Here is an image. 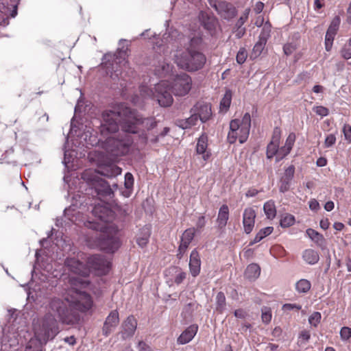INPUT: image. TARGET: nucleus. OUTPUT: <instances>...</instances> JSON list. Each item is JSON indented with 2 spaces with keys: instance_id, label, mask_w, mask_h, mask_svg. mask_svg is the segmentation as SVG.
<instances>
[{
  "instance_id": "26",
  "label": "nucleus",
  "mask_w": 351,
  "mask_h": 351,
  "mask_svg": "<svg viewBox=\"0 0 351 351\" xmlns=\"http://www.w3.org/2000/svg\"><path fill=\"white\" fill-rule=\"evenodd\" d=\"M229 218V208L226 204L222 205L219 210L217 219L218 228L223 229Z\"/></svg>"
},
{
  "instance_id": "22",
  "label": "nucleus",
  "mask_w": 351,
  "mask_h": 351,
  "mask_svg": "<svg viewBox=\"0 0 351 351\" xmlns=\"http://www.w3.org/2000/svg\"><path fill=\"white\" fill-rule=\"evenodd\" d=\"M199 19L203 27L210 33L215 30L218 21L214 16L202 11L199 13Z\"/></svg>"
},
{
  "instance_id": "42",
  "label": "nucleus",
  "mask_w": 351,
  "mask_h": 351,
  "mask_svg": "<svg viewBox=\"0 0 351 351\" xmlns=\"http://www.w3.org/2000/svg\"><path fill=\"white\" fill-rule=\"evenodd\" d=\"M339 25H340V18H339V16H337L332 19L327 31H328L331 33L337 34V30L339 27Z\"/></svg>"
},
{
  "instance_id": "34",
  "label": "nucleus",
  "mask_w": 351,
  "mask_h": 351,
  "mask_svg": "<svg viewBox=\"0 0 351 351\" xmlns=\"http://www.w3.org/2000/svg\"><path fill=\"white\" fill-rule=\"evenodd\" d=\"M273 230H274L273 227H270V226L261 229L256 234L254 240L250 243V245H252L254 243H256L261 241L263 238L269 235L272 232Z\"/></svg>"
},
{
  "instance_id": "21",
  "label": "nucleus",
  "mask_w": 351,
  "mask_h": 351,
  "mask_svg": "<svg viewBox=\"0 0 351 351\" xmlns=\"http://www.w3.org/2000/svg\"><path fill=\"white\" fill-rule=\"evenodd\" d=\"M128 50V47H122L121 49H119L116 53L114 55V62L116 63V64H119V67L123 69L127 74H132L133 71H131L129 66V63L125 60V56Z\"/></svg>"
},
{
  "instance_id": "32",
  "label": "nucleus",
  "mask_w": 351,
  "mask_h": 351,
  "mask_svg": "<svg viewBox=\"0 0 351 351\" xmlns=\"http://www.w3.org/2000/svg\"><path fill=\"white\" fill-rule=\"evenodd\" d=\"M263 210L267 217L269 219H274L276 215V206L272 200H269L264 204Z\"/></svg>"
},
{
  "instance_id": "61",
  "label": "nucleus",
  "mask_w": 351,
  "mask_h": 351,
  "mask_svg": "<svg viewBox=\"0 0 351 351\" xmlns=\"http://www.w3.org/2000/svg\"><path fill=\"white\" fill-rule=\"evenodd\" d=\"M261 318L264 323L268 324L271 321V314L269 311L263 312Z\"/></svg>"
},
{
  "instance_id": "45",
  "label": "nucleus",
  "mask_w": 351,
  "mask_h": 351,
  "mask_svg": "<svg viewBox=\"0 0 351 351\" xmlns=\"http://www.w3.org/2000/svg\"><path fill=\"white\" fill-rule=\"evenodd\" d=\"M294 173H295V167L293 165H290L285 170L284 174L281 177V178L292 180V179L294 176Z\"/></svg>"
},
{
  "instance_id": "52",
  "label": "nucleus",
  "mask_w": 351,
  "mask_h": 351,
  "mask_svg": "<svg viewBox=\"0 0 351 351\" xmlns=\"http://www.w3.org/2000/svg\"><path fill=\"white\" fill-rule=\"evenodd\" d=\"M202 38L200 37H193L189 41V46L186 49H194L202 43Z\"/></svg>"
},
{
  "instance_id": "12",
  "label": "nucleus",
  "mask_w": 351,
  "mask_h": 351,
  "mask_svg": "<svg viewBox=\"0 0 351 351\" xmlns=\"http://www.w3.org/2000/svg\"><path fill=\"white\" fill-rule=\"evenodd\" d=\"M210 5L217 11V14L223 19L230 21L234 18L237 14L236 8L226 1H210Z\"/></svg>"
},
{
  "instance_id": "18",
  "label": "nucleus",
  "mask_w": 351,
  "mask_h": 351,
  "mask_svg": "<svg viewBox=\"0 0 351 351\" xmlns=\"http://www.w3.org/2000/svg\"><path fill=\"white\" fill-rule=\"evenodd\" d=\"M192 110H194V112H196L198 119L202 123L208 121L212 115L210 105L207 103L198 102Z\"/></svg>"
},
{
  "instance_id": "16",
  "label": "nucleus",
  "mask_w": 351,
  "mask_h": 351,
  "mask_svg": "<svg viewBox=\"0 0 351 351\" xmlns=\"http://www.w3.org/2000/svg\"><path fill=\"white\" fill-rule=\"evenodd\" d=\"M136 326L137 321L135 317L132 315L128 317L127 319L123 322L121 326V330L120 334L121 338L126 339L132 337L136 331Z\"/></svg>"
},
{
  "instance_id": "24",
  "label": "nucleus",
  "mask_w": 351,
  "mask_h": 351,
  "mask_svg": "<svg viewBox=\"0 0 351 351\" xmlns=\"http://www.w3.org/2000/svg\"><path fill=\"white\" fill-rule=\"evenodd\" d=\"M198 327L196 325H191L184 330L177 339L178 344H186L190 342L197 332Z\"/></svg>"
},
{
  "instance_id": "30",
  "label": "nucleus",
  "mask_w": 351,
  "mask_h": 351,
  "mask_svg": "<svg viewBox=\"0 0 351 351\" xmlns=\"http://www.w3.org/2000/svg\"><path fill=\"white\" fill-rule=\"evenodd\" d=\"M198 119L197 114L194 112L190 117L185 119L178 120L177 125L182 129L190 128L197 123Z\"/></svg>"
},
{
  "instance_id": "13",
  "label": "nucleus",
  "mask_w": 351,
  "mask_h": 351,
  "mask_svg": "<svg viewBox=\"0 0 351 351\" xmlns=\"http://www.w3.org/2000/svg\"><path fill=\"white\" fill-rule=\"evenodd\" d=\"M87 267L97 271L98 275H104L107 274L110 268V262L108 261L104 256L93 255L88 258Z\"/></svg>"
},
{
  "instance_id": "23",
  "label": "nucleus",
  "mask_w": 351,
  "mask_h": 351,
  "mask_svg": "<svg viewBox=\"0 0 351 351\" xmlns=\"http://www.w3.org/2000/svg\"><path fill=\"white\" fill-rule=\"evenodd\" d=\"M201 261L199 253L194 250L191 252L189 261V269L193 277L197 276L200 271Z\"/></svg>"
},
{
  "instance_id": "4",
  "label": "nucleus",
  "mask_w": 351,
  "mask_h": 351,
  "mask_svg": "<svg viewBox=\"0 0 351 351\" xmlns=\"http://www.w3.org/2000/svg\"><path fill=\"white\" fill-rule=\"evenodd\" d=\"M71 289L69 292L71 297V306L73 308L81 312H86L93 306V300L89 294L79 288L86 287L89 282L86 279L80 277H71Z\"/></svg>"
},
{
  "instance_id": "60",
  "label": "nucleus",
  "mask_w": 351,
  "mask_h": 351,
  "mask_svg": "<svg viewBox=\"0 0 351 351\" xmlns=\"http://www.w3.org/2000/svg\"><path fill=\"white\" fill-rule=\"evenodd\" d=\"M302 306L300 305L296 304H285L282 306V309L284 311H291L293 309H295L297 311L300 310Z\"/></svg>"
},
{
  "instance_id": "14",
  "label": "nucleus",
  "mask_w": 351,
  "mask_h": 351,
  "mask_svg": "<svg viewBox=\"0 0 351 351\" xmlns=\"http://www.w3.org/2000/svg\"><path fill=\"white\" fill-rule=\"evenodd\" d=\"M64 265L69 271L79 275L78 277L82 279L89 275V269L75 258H66Z\"/></svg>"
},
{
  "instance_id": "10",
  "label": "nucleus",
  "mask_w": 351,
  "mask_h": 351,
  "mask_svg": "<svg viewBox=\"0 0 351 351\" xmlns=\"http://www.w3.org/2000/svg\"><path fill=\"white\" fill-rule=\"evenodd\" d=\"M192 80L186 73L178 75L172 84V92L176 96H184L191 89Z\"/></svg>"
},
{
  "instance_id": "56",
  "label": "nucleus",
  "mask_w": 351,
  "mask_h": 351,
  "mask_svg": "<svg viewBox=\"0 0 351 351\" xmlns=\"http://www.w3.org/2000/svg\"><path fill=\"white\" fill-rule=\"evenodd\" d=\"M336 142V137L334 134H329L326 136L324 142V145L326 147H332Z\"/></svg>"
},
{
  "instance_id": "1",
  "label": "nucleus",
  "mask_w": 351,
  "mask_h": 351,
  "mask_svg": "<svg viewBox=\"0 0 351 351\" xmlns=\"http://www.w3.org/2000/svg\"><path fill=\"white\" fill-rule=\"evenodd\" d=\"M157 125L154 117H143L123 104L112 110L102 113V121L99 128L104 136L117 132L119 128L124 133L138 134L141 131H149Z\"/></svg>"
},
{
  "instance_id": "43",
  "label": "nucleus",
  "mask_w": 351,
  "mask_h": 351,
  "mask_svg": "<svg viewBox=\"0 0 351 351\" xmlns=\"http://www.w3.org/2000/svg\"><path fill=\"white\" fill-rule=\"evenodd\" d=\"M322 318L321 313L319 312H314L308 318V322L311 325L316 327L320 322Z\"/></svg>"
},
{
  "instance_id": "53",
  "label": "nucleus",
  "mask_w": 351,
  "mask_h": 351,
  "mask_svg": "<svg viewBox=\"0 0 351 351\" xmlns=\"http://www.w3.org/2000/svg\"><path fill=\"white\" fill-rule=\"evenodd\" d=\"M296 49L295 45L293 43L285 44L283 47V51L285 55L292 54Z\"/></svg>"
},
{
  "instance_id": "46",
  "label": "nucleus",
  "mask_w": 351,
  "mask_h": 351,
  "mask_svg": "<svg viewBox=\"0 0 351 351\" xmlns=\"http://www.w3.org/2000/svg\"><path fill=\"white\" fill-rule=\"evenodd\" d=\"M291 180L280 178L279 190L281 193H285L289 190Z\"/></svg>"
},
{
  "instance_id": "27",
  "label": "nucleus",
  "mask_w": 351,
  "mask_h": 351,
  "mask_svg": "<svg viewBox=\"0 0 351 351\" xmlns=\"http://www.w3.org/2000/svg\"><path fill=\"white\" fill-rule=\"evenodd\" d=\"M172 69V66L167 62L165 60H159L158 64L155 65L154 73L160 77H165Z\"/></svg>"
},
{
  "instance_id": "54",
  "label": "nucleus",
  "mask_w": 351,
  "mask_h": 351,
  "mask_svg": "<svg viewBox=\"0 0 351 351\" xmlns=\"http://www.w3.org/2000/svg\"><path fill=\"white\" fill-rule=\"evenodd\" d=\"M134 184V178L132 173H127L125 175V186L126 189H131Z\"/></svg>"
},
{
  "instance_id": "3",
  "label": "nucleus",
  "mask_w": 351,
  "mask_h": 351,
  "mask_svg": "<svg viewBox=\"0 0 351 351\" xmlns=\"http://www.w3.org/2000/svg\"><path fill=\"white\" fill-rule=\"evenodd\" d=\"M85 226L97 231L94 237L87 239V243L91 247H97L110 253L119 248L121 243L117 236V230L114 226H104L97 221H87Z\"/></svg>"
},
{
  "instance_id": "63",
  "label": "nucleus",
  "mask_w": 351,
  "mask_h": 351,
  "mask_svg": "<svg viewBox=\"0 0 351 351\" xmlns=\"http://www.w3.org/2000/svg\"><path fill=\"white\" fill-rule=\"evenodd\" d=\"M138 348L140 351H152L150 347L144 341H139Z\"/></svg>"
},
{
  "instance_id": "64",
  "label": "nucleus",
  "mask_w": 351,
  "mask_h": 351,
  "mask_svg": "<svg viewBox=\"0 0 351 351\" xmlns=\"http://www.w3.org/2000/svg\"><path fill=\"white\" fill-rule=\"evenodd\" d=\"M309 208L312 210H316L319 208V204L317 200L312 199L309 202Z\"/></svg>"
},
{
  "instance_id": "15",
  "label": "nucleus",
  "mask_w": 351,
  "mask_h": 351,
  "mask_svg": "<svg viewBox=\"0 0 351 351\" xmlns=\"http://www.w3.org/2000/svg\"><path fill=\"white\" fill-rule=\"evenodd\" d=\"M119 323V313L117 311H112L104 323L102 334L105 337L109 336L116 328Z\"/></svg>"
},
{
  "instance_id": "51",
  "label": "nucleus",
  "mask_w": 351,
  "mask_h": 351,
  "mask_svg": "<svg viewBox=\"0 0 351 351\" xmlns=\"http://www.w3.org/2000/svg\"><path fill=\"white\" fill-rule=\"evenodd\" d=\"M295 141V134L293 132L290 133L288 137L287 138L285 146L288 149H291L294 145Z\"/></svg>"
},
{
  "instance_id": "20",
  "label": "nucleus",
  "mask_w": 351,
  "mask_h": 351,
  "mask_svg": "<svg viewBox=\"0 0 351 351\" xmlns=\"http://www.w3.org/2000/svg\"><path fill=\"white\" fill-rule=\"evenodd\" d=\"M280 136V130L278 128H275L274 130L273 140L268 144L267 147V157L271 158L274 156H278V151L279 147V140Z\"/></svg>"
},
{
  "instance_id": "36",
  "label": "nucleus",
  "mask_w": 351,
  "mask_h": 351,
  "mask_svg": "<svg viewBox=\"0 0 351 351\" xmlns=\"http://www.w3.org/2000/svg\"><path fill=\"white\" fill-rule=\"evenodd\" d=\"M311 282L306 279H301L298 280L295 284V289L299 293H306L311 289Z\"/></svg>"
},
{
  "instance_id": "47",
  "label": "nucleus",
  "mask_w": 351,
  "mask_h": 351,
  "mask_svg": "<svg viewBox=\"0 0 351 351\" xmlns=\"http://www.w3.org/2000/svg\"><path fill=\"white\" fill-rule=\"evenodd\" d=\"M313 111L321 117H326L328 114L329 110L327 108L319 106H316L313 108Z\"/></svg>"
},
{
  "instance_id": "33",
  "label": "nucleus",
  "mask_w": 351,
  "mask_h": 351,
  "mask_svg": "<svg viewBox=\"0 0 351 351\" xmlns=\"http://www.w3.org/2000/svg\"><path fill=\"white\" fill-rule=\"evenodd\" d=\"M226 297L223 292L217 293L215 298V310L221 313L226 309Z\"/></svg>"
},
{
  "instance_id": "17",
  "label": "nucleus",
  "mask_w": 351,
  "mask_h": 351,
  "mask_svg": "<svg viewBox=\"0 0 351 351\" xmlns=\"http://www.w3.org/2000/svg\"><path fill=\"white\" fill-rule=\"evenodd\" d=\"M269 29L266 26H264L260 34L259 40L253 47L251 58H256L261 54L266 45L267 39L269 36Z\"/></svg>"
},
{
  "instance_id": "2",
  "label": "nucleus",
  "mask_w": 351,
  "mask_h": 351,
  "mask_svg": "<svg viewBox=\"0 0 351 351\" xmlns=\"http://www.w3.org/2000/svg\"><path fill=\"white\" fill-rule=\"evenodd\" d=\"M55 317L66 324H74L80 320L78 313L69 308L66 302L59 298L51 299L49 304L48 313L40 323L34 327L35 335L40 344H45L59 332Z\"/></svg>"
},
{
  "instance_id": "58",
  "label": "nucleus",
  "mask_w": 351,
  "mask_h": 351,
  "mask_svg": "<svg viewBox=\"0 0 351 351\" xmlns=\"http://www.w3.org/2000/svg\"><path fill=\"white\" fill-rule=\"evenodd\" d=\"M245 27H234V33L235 34V36L237 37V38H242L245 34Z\"/></svg>"
},
{
  "instance_id": "19",
  "label": "nucleus",
  "mask_w": 351,
  "mask_h": 351,
  "mask_svg": "<svg viewBox=\"0 0 351 351\" xmlns=\"http://www.w3.org/2000/svg\"><path fill=\"white\" fill-rule=\"evenodd\" d=\"M256 213L252 208H247L244 210L243 215V224L244 231L250 234L254 226Z\"/></svg>"
},
{
  "instance_id": "5",
  "label": "nucleus",
  "mask_w": 351,
  "mask_h": 351,
  "mask_svg": "<svg viewBox=\"0 0 351 351\" xmlns=\"http://www.w3.org/2000/svg\"><path fill=\"white\" fill-rule=\"evenodd\" d=\"M174 62L179 68L189 72H194L203 68L206 58L198 50L186 49L185 51L178 52L175 55Z\"/></svg>"
},
{
  "instance_id": "39",
  "label": "nucleus",
  "mask_w": 351,
  "mask_h": 351,
  "mask_svg": "<svg viewBox=\"0 0 351 351\" xmlns=\"http://www.w3.org/2000/svg\"><path fill=\"white\" fill-rule=\"evenodd\" d=\"M140 95L143 99L152 98L154 99V87L150 88L146 86H142L140 87Z\"/></svg>"
},
{
  "instance_id": "29",
  "label": "nucleus",
  "mask_w": 351,
  "mask_h": 351,
  "mask_svg": "<svg viewBox=\"0 0 351 351\" xmlns=\"http://www.w3.org/2000/svg\"><path fill=\"white\" fill-rule=\"evenodd\" d=\"M261 274V268L256 263H252L249 265L245 271V276L250 280H254L258 278Z\"/></svg>"
},
{
  "instance_id": "40",
  "label": "nucleus",
  "mask_w": 351,
  "mask_h": 351,
  "mask_svg": "<svg viewBox=\"0 0 351 351\" xmlns=\"http://www.w3.org/2000/svg\"><path fill=\"white\" fill-rule=\"evenodd\" d=\"M294 222V217L290 214H286L281 217L280 224L283 228H287L292 226Z\"/></svg>"
},
{
  "instance_id": "35",
  "label": "nucleus",
  "mask_w": 351,
  "mask_h": 351,
  "mask_svg": "<svg viewBox=\"0 0 351 351\" xmlns=\"http://www.w3.org/2000/svg\"><path fill=\"white\" fill-rule=\"evenodd\" d=\"M194 235V228H189L184 232L181 238V242L183 243L184 248L185 246L189 245L190 243L193 239Z\"/></svg>"
},
{
  "instance_id": "59",
  "label": "nucleus",
  "mask_w": 351,
  "mask_h": 351,
  "mask_svg": "<svg viewBox=\"0 0 351 351\" xmlns=\"http://www.w3.org/2000/svg\"><path fill=\"white\" fill-rule=\"evenodd\" d=\"M248 18V13H245L237 21L234 27H243V24L246 22Z\"/></svg>"
},
{
  "instance_id": "6",
  "label": "nucleus",
  "mask_w": 351,
  "mask_h": 351,
  "mask_svg": "<svg viewBox=\"0 0 351 351\" xmlns=\"http://www.w3.org/2000/svg\"><path fill=\"white\" fill-rule=\"evenodd\" d=\"M133 143L130 134L125 133L123 136L119 135L118 138L109 137L104 143L106 152L112 157L126 155Z\"/></svg>"
},
{
  "instance_id": "37",
  "label": "nucleus",
  "mask_w": 351,
  "mask_h": 351,
  "mask_svg": "<svg viewBox=\"0 0 351 351\" xmlns=\"http://www.w3.org/2000/svg\"><path fill=\"white\" fill-rule=\"evenodd\" d=\"M232 100V93L227 90L220 101V108L226 112L229 109Z\"/></svg>"
},
{
  "instance_id": "48",
  "label": "nucleus",
  "mask_w": 351,
  "mask_h": 351,
  "mask_svg": "<svg viewBox=\"0 0 351 351\" xmlns=\"http://www.w3.org/2000/svg\"><path fill=\"white\" fill-rule=\"evenodd\" d=\"M110 77L114 82H116L117 81H119L120 80H121L123 81L126 80L125 79V75H123L122 71H121L119 69L114 70V72L111 73Z\"/></svg>"
},
{
  "instance_id": "28",
  "label": "nucleus",
  "mask_w": 351,
  "mask_h": 351,
  "mask_svg": "<svg viewBox=\"0 0 351 351\" xmlns=\"http://www.w3.org/2000/svg\"><path fill=\"white\" fill-rule=\"evenodd\" d=\"M150 234H151L150 228L147 226L143 227L140 230L139 233L136 236L137 244L141 247H143L144 246H145L147 245V243H148Z\"/></svg>"
},
{
  "instance_id": "41",
  "label": "nucleus",
  "mask_w": 351,
  "mask_h": 351,
  "mask_svg": "<svg viewBox=\"0 0 351 351\" xmlns=\"http://www.w3.org/2000/svg\"><path fill=\"white\" fill-rule=\"evenodd\" d=\"M169 271H175L176 273L178 272V274H177V276L175 278V282L177 285L180 284L184 280V279H185V278H186V273L184 271H181L180 269L178 267H173L170 268L169 269Z\"/></svg>"
},
{
  "instance_id": "49",
  "label": "nucleus",
  "mask_w": 351,
  "mask_h": 351,
  "mask_svg": "<svg viewBox=\"0 0 351 351\" xmlns=\"http://www.w3.org/2000/svg\"><path fill=\"white\" fill-rule=\"evenodd\" d=\"M350 47L345 45L340 50L341 56L345 60L351 58V48Z\"/></svg>"
},
{
  "instance_id": "62",
  "label": "nucleus",
  "mask_w": 351,
  "mask_h": 351,
  "mask_svg": "<svg viewBox=\"0 0 351 351\" xmlns=\"http://www.w3.org/2000/svg\"><path fill=\"white\" fill-rule=\"evenodd\" d=\"M189 245H186L185 246V247L184 248V246H183V243L181 242L179 247H178V253L177 254V256L178 258H181L184 254V253L186 252V250H187Z\"/></svg>"
},
{
  "instance_id": "9",
  "label": "nucleus",
  "mask_w": 351,
  "mask_h": 351,
  "mask_svg": "<svg viewBox=\"0 0 351 351\" xmlns=\"http://www.w3.org/2000/svg\"><path fill=\"white\" fill-rule=\"evenodd\" d=\"M154 99L162 107H168L173 104V99L168 82L161 81L155 85Z\"/></svg>"
},
{
  "instance_id": "57",
  "label": "nucleus",
  "mask_w": 351,
  "mask_h": 351,
  "mask_svg": "<svg viewBox=\"0 0 351 351\" xmlns=\"http://www.w3.org/2000/svg\"><path fill=\"white\" fill-rule=\"evenodd\" d=\"M343 132L346 140L348 142H351V126L347 124L344 125L343 128Z\"/></svg>"
},
{
  "instance_id": "25",
  "label": "nucleus",
  "mask_w": 351,
  "mask_h": 351,
  "mask_svg": "<svg viewBox=\"0 0 351 351\" xmlns=\"http://www.w3.org/2000/svg\"><path fill=\"white\" fill-rule=\"evenodd\" d=\"M207 142L208 136L206 134H202L198 138L196 146L197 154H202L204 160H207L210 156V154L206 151Z\"/></svg>"
},
{
  "instance_id": "55",
  "label": "nucleus",
  "mask_w": 351,
  "mask_h": 351,
  "mask_svg": "<svg viewBox=\"0 0 351 351\" xmlns=\"http://www.w3.org/2000/svg\"><path fill=\"white\" fill-rule=\"evenodd\" d=\"M291 150V149H288L285 145L281 148L278 149L277 160H279L285 157L286 156H287L290 153Z\"/></svg>"
},
{
  "instance_id": "7",
  "label": "nucleus",
  "mask_w": 351,
  "mask_h": 351,
  "mask_svg": "<svg viewBox=\"0 0 351 351\" xmlns=\"http://www.w3.org/2000/svg\"><path fill=\"white\" fill-rule=\"evenodd\" d=\"M251 128V117L248 112H246L241 120L233 119L230 123V132L228 134V141L233 144L237 139L238 129H241V135L240 137V143H245L249 136Z\"/></svg>"
},
{
  "instance_id": "31",
  "label": "nucleus",
  "mask_w": 351,
  "mask_h": 351,
  "mask_svg": "<svg viewBox=\"0 0 351 351\" xmlns=\"http://www.w3.org/2000/svg\"><path fill=\"white\" fill-rule=\"evenodd\" d=\"M303 258L308 264L314 265L319 261V256L315 250L308 249L303 252Z\"/></svg>"
},
{
  "instance_id": "11",
  "label": "nucleus",
  "mask_w": 351,
  "mask_h": 351,
  "mask_svg": "<svg viewBox=\"0 0 351 351\" xmlns=\"http://www.w3.org/2000/svg\"><path fill=\"white\" fill-rule=\"evenodd\" d=\"M92 215L94 219L91 221H97L104 226H110L108 223L114 218V212L108 206L102 204L95 205L92 210Z\"/></svg>"
},
{
  "instance_id": "38",
  "label": "nucleus",
  "mask_w": 351,
  "mask_h": 351,
  "mask_svg": "<svg viewBox=\"0 0 351 351\" xmlns=\"http://www.w3.org/2000/svg\"><path fill=\"white\" fill-rule=\"evenodd\" d=\"M306 234L310 239H311L313 241L319 245H321L324 240L322 234H319L318 232L312 228L307 229Z\"/></svg>"
},
{
  "instance_id": "8",
  "label": "nucleus",
  "mask_w": 351,
  "mask_h": 351,
  "mask_svg": "<svg viewBox=\"0 0 351 351\" xmlns=\"http://www.w3.org/2000/svg\"><path fill=\"white\" fill-rule=\"evenodd\" d=\"M90 180V188L91 191L90 194L95 197H97L99 199L111 197L113 195V190L110 187V184L104 179L93 175Z\"/></svg>"
},
{
  "instance_id": "50",
  "label": "nucleus",
  "mask_w": 351,
  "mask_h": 351,
  "mask_svg": "<svg viewBox=\"0 0 351 351\" xmlns=\"http://www.w3.org/2000/svg\"><path fill=\"white\" fill-rule=\"evenodd\" d=\"M340 336L343 340H348L351 337V328L344 326L340 330Z\"/></svg>"
},
{
  "instance_id": "44",
  "label": "nucleus",
  "mask_w": 351,
  "mask_h": 351,
  "mask_svg": "<svg viewBox=\"0 0 351 351\" xmlns=\"http://www.w3.org/2000/svg\"><path fill=\"white\" fill-rule=\"evenodd\" d=\"M247 57V52L245 48H241L236 57L237 62L241 64L245 62Z\"/></svg>"
}]
</instances>
